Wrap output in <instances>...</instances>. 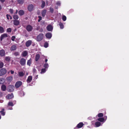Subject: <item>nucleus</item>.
Masks as SVG:
<instances>
[{"label": "nucleus", "instance_id": "54", "mask_svg": "<svg viewBox=\"0 0 129 129\" xmlns=\"http://www.w3.org/2000/svg\"><path fill=\"white\" fill-rule=\"evenodd\" d=\"M0 1L2 3H3L5 2V0H0Z\"/></svg>", "mask_w": 129, "mask_h": 129}, {"label": "nucleus", "instance_id": "43", "mask_svg": "<svg viewBox=\"0 0 129 129\" xmlns=\"http://www.w3.org/2000/svg\"><path fill=\"white\" fill-rule=\"evenodd\" d=\"M37 70L35 68H34L33 69V73H36L37 72Z\"/></svg>", "mask_w": 129, "mask_h": 129}, {"label": "nucleus", "instance_id": "46", "mask_svg": "<svg viewBox=\"0 0 129 129\" xmlns=\"http://www.w3.org/2000/svg\"><path fill=\"white\" fill-rule=\"evenodd\" d=\"M14 54L16 56H18L19 55V54L18 52H15L14 53Z\"/></svg>", "mask_w": 129, "mask_h": 129}, {"label": "nucleus", "instance_id": "9", "mask_svg": "<svg viewBox=\"0 0 129 129\" xmlns=\"http://www.w3.org/2000/svg\"><path fill=\"white\" fill-rule=\"evenodd\" d=\"M28 9L29 11H31L34 10L33 6L32 4L28 6Z\"/></svg>", "mask_w": 129, "mask_h": 129}, {"label": "nucleus", "instance_id": "11", "mask_svg": "<svg viewBox=\"0 0 129 129\" xmlns=\"http://www.w3.org/2000/svg\"><path fill=\"white\" fill-rule=\"evenodd\" d=\"M53 29L52 26L50 25H48L47 27V30L49 31H52Z\"/></svg>", "mask_w": 129, "mask_h": 129}, {"label": "nucleus", "instance_id": "51", "mask_svg": "<svg viewBox=\"0 0 129 129\" xmlns=\"http://www.w3.org/2000/svg\"><path fill=\"white\" fill-rule=\"evenodd\" d=\"M45 62H46L48 61L47 57H45Z\"/></svg>", "mask_w": 129, "mask_h": 129}, {"label": "nucleus", "instance_id": "56", "mask_svg": "<svg viewBox=\"0 0 129 129\" xmlns=\"http://www.w3.org/2000/svg\"><path fill=\"white\" fill-rule=\"evenodd\" d=\"M2 114V115L3 116H4L5 115V113H1Z\"/></svg>", "mask_w": 129, "mask_h": 129}, {"label": "nucleus", "instance_id": "2", "mask_svg": "<svg viewBox=\"0 0 129 129\" xmlns=\"http://www.w3.org/2000/svg\"><path fill=\"white\" fill-rule=\"evenodd\" d=\"M7 72L6 70L4 68H2L0 70V76H2L5 74Z\"/></svg>", "mask_w": 129, "mask_h": 129}, {"label": "nucleus", "instance_id": "6", "mask_svg": "<svg viewBox=\"0 0 129 129\" xmlns=\"http://www.w3.org/2000/svg\"><path fill=\"white\" fill-rule=\"evenodd\" d=\"M26 29L27 31L29 32L32 31L33 28L31 25H28L26 26Z\"/></svg>", "mask_w": 129, "mask_h": 129}, {"label": "nucleus", "instance_id": "53", "mask_svg": "<svg viewBox=\"0 0 129 129\" xmlns=\"http://www.w3.org/2000/svg\"><path fill=\"white\" fill-rule=\"evenodd\" d=\"M3 96V93L2 92H0V97Z\"/></svg>", "mask_w": 129, "mask_h": 129}, {"label": "nucleus", "instance_id": "12", "mask_svg": "<svg viewBox=\"0 0 129 129\" xmlns=\"http://www.w3.org/2000/svg\"><path fill=\"white\" fill-rule=\"evenodd\" d=\"M7 35L6 34H4L2 35L0 37L1 41H2L4 38L7 37Z\"/></svg>", "mask_w": 129, "mask_h": 129}, {"label": "nucleus", "instance_id": "35", "mask_svg": "<svg viewBox=\"0 0 129 129\" xmlns=\"http://www.w3.org/2000/svg\"><path fill=\"white\" fill-rule=\"evenodd\" d=\"M48 44L47 42H45L44 44V47L45 48H47L48 47Z\"/></svg>", "mask_w": 129, "mask_h": 129}, {"label": "nucleus", "instance_id": "25", "mask_svg": "<svg viewBox=\"0 0 129 129\" xmlns=\"http://www.w3.org/2000/svg\"><path fill=\"white\" fill-rule=\"evenodd\" d=\"M32 61L31 58H30L29 60L27 61V64L29 66H30Z\"/></svg>", "mask_w": 129, "mask_h": 129}, {"label": "nucleus", "instance_id": "38", "mask_svg": "<svg viewBox=\"0 0 129 129\" xmlns=\"http://www.w3.org/2000/svg\"><path fill=\"white\" fill-rule=\"evenodd\" d=\"M13 18L15 19H17L18 18V16L17 15H14L13 16Z\"/></svg>", "mask_w": 129, "mask_h": 129}, {"label": "nucleus", "instance_id": "47", "mask_svg": "<svg viewBox=\"0 0 129 129\" xmlns=\"http://www.w3.org/2000/svg\"><path fill=\"white\" fill-rule=\"evenodd\" d=\"M56 4L58 6H60L61 5V3L60 1H58L57 2Z\"/></svg>", "mask_w": 129, "mask_h": 129}, {"label": "nucleus", "instance_id": "32", "mask_svg": "<svg viewBox=\"0 0 129 129\" xmlns=\"http://www.w3.org/2000/svg\"><path fill=\"white\" fill-rule=\"evenodd\" d=\"M46 70L45 68L42 69L41 70V74H43L45 73L46 72Z\"/></svg>", "mask_w": 129, "mask_h": 129}, {"label": "nucleus", "instance_id": "48", "mask_svg": "<svg viewBox=\"0 0 129 129\" xmlns=\"http://www.w3.org/2000/svg\"><path fill=\"white\" fill-rule=\"evenodd\" d=\"M9 12L12 14H13V10L11 9H10L9 10Z\"/></svg>", "mask_w": 129, "mask_h": 129}, {"label": "nucleus", "instance_id": "13", "mask_svg": "<svg viewBox=\"0 0 129 129\" xmlns=\"http://www.w3.org/2000/svg\"><path fill=\"white\" fill-rule=\"evenodd\" d=\"M31 43L32 41L31 40H28L26 42L25 45L27 47H28L31 45Z\"/></svg>", "mask_w": 129, "mask_h": 129}, {"label": "nucleus", "instance_id": "29", "mask_svg": "<svg viewBox=\"0 0 129 129\" xmlns=\"http://www.w3.org/2000/svg\"><path fill=\"white\" fill-rule=\"evenodd\" d=\"M59 25L60 26V28L61 29H62L64 28V26L63 24L61 22H60L59 23Z\"/></svg>", "mask_w": 129, "mask_h": 129}, {"label": "nucleus", "instance_id": "23", "mask_svg": "<svg viewBox=\"0 0 129 129\" xmlns=\"http://www.w3.org/2000/svg\"><path fill=\"white\" fill-rule=\"evenodd\" d=\"M13 22L14 24L15 25H17L19 24V22L18 20H14Z\"/></svg>", "mask_w": 129, "mask_h": 129}, {"label": "nucleus", "instance_id": "44", "mask_svg": "<svg viewBox=\"0 0 129 129\" xmlns=\"http://www.w3.org/2000/svg\"><path fill=\"white\" fill-rule=\"evenodd\" d=\"M50 11L52 13H53L54 11V10L53 8L50 7Z\"/></svg>", "mask_w": 129, "mask_h": 129}, {"label": "nucleus", "instance_id": "5", "mask_svg": "<svg viewBox=\"0 0 129 129\" xmlns=\"http://www.w3.org/2000/svg\"><path fill=\"white\" fill-rule=\"evenodd\" d=\"M19 63L22 66H24L26 63V60L24 58H22L20 60Z\"/></svg>", "mask_w": 129, "mask_h": 129}, {"label": "nucleus", "instance_id": "3", "mask_svg": "<svg viewBox=\"0 0 129 129\" xmlns=\"http://www.w3.org/2000/svg\"><path fill=\"white\" fill-rule=\"evenodd\" d=\"M107 119V116H104V117L103 118H98L97 120L101 122H104Z\"/></svg>", "mask_w": 129, "mask_h": 129}, {"label": "nucleus", "instance_id": "21", "mask_svg": "<svg viewBox=\"0 0 129 129\" xmlns=\"http://www.w3.org/2000/svg\"><path fill=\"white\" fill-rule=\"evenodd\" d=\"M18 3L20 5H22L24 2V0H17Z\"/></svg>", "mask_w": 129, "mask_h": 129}, {"label": "nucleus", "instance_id": "18", "mask_svg": "<svg viewBox=\"0 0 129 129\" xmlns=\"http://www.w3.org/2000/svg\"><path fill=\"white\" fill-rule=\"evenodd\" d=\"M32 77L31 76H29L27 80V82L28 83H29L31 82L32 80Z\"/></svg>", "mask_w": 129, "mask_h": 129}, {"label": "nucleus", "instance_id": "45", "mask_svg": "<svg viewBox=\"0 0 129 129\" xmlns=\"http://www.w3.org/2000/svg\"><path fill=\"white\" fill-rule=\"evenodd\" d=\"M15 36H12V37H11V40L13 41H14L15 40Z\"/></svg>", "mask_w": 129, "mask_h": 129}, {"label": "nucleus", "instance_id": "19", "mask_svg": "<svg viewBox=\"0 0 129 129\" xmlns=\"http://www.w3.org/2000/svg\"><path fill=\"white\" fill-rule=\"evenodd\" d=\"M27 51H26L25 50L22 52V55L23 57H25L27 56Z\"/></svg>", "mask_w": 129, "mask_h": 129}, {"label": "nucleus", "instance_id": "55", "mask_svg": "<svg viewBox=\"0 0 129 129\" xmlns=\"http://www.w3.org/2000/svg\"><path fill=\"white\" fill-rule=\"evenodd\" d=\"M11 73L12 74H13L14 73V71L12 70L11 71Z\"/></svg>", "mask_w": 129, "mask_h": 129}, {"label": "nucleus", "instance_id": "34", "mask_svg": "<svg viewBox=\"0 0 129 129\" xmlns=\"http://www.w3.org/2000/svg\"><path fill=\"white\" fill-rule=\"evenodd\" d=\"M4 82V79L2 78L0 79V84H2Z\"/></svg>", "mask_w": 129, "mask_h": 129}, {"label": "nucleus", "instance_id": "10", "mask_svg": "<svg viewBox=\"0 0 129 129\" xmlns=\"http://www.w3.org/2000/svg\"><path fill=\"white\" fill-rule=\"evenodd\" d=\"M17 45L15 44L12 45L10 48V50L11 51L15 50L17 49Z\"/></svg>", "mask_w": 129, "mask_h": 129}, {"label": "nucleus", "instance_id": "39", "mask_svg": "<svg viewBox=\"0 0 129 129\" xmlns=\"http://www.w3.org/2000/svg\"><path fill=\"white\" fill-rule=\"evenodd\" d=\"M4 64L3 62H0V68H2L4 66Z\"/></svg>", "mask_w": 129, "mask_h": 129}, {"label": "nucleus", "instance_id": "20", "mask_svg": "<svg viewBox=\"0 0 129 129\" xmlns=\"http://www.w3.org/2000/svg\"><path fill=\"white\" fill-rule=\"evenodd\" d=\"M1 88L2 91H5L6 90V87L5 85L4 84L2 85Z\"/></svg>", "mask_w": 129, "mask_h": 129}, {"label": "nucleus", "instance_id": "60", "mask_svg": "<svg viewBox=\"0 0 129 129\" xmlns=\"http://www.w3.org/2000/svg\"><path fill=\"white\" fill-rule=\"evenodd\" d=\"M1 116L0 115V119H1Z\"/></svg>", "mask_w": 129, "mask_h": 129}, {"label": "nucleus", "instance_id": "41", "mask_svg": "<svg viewBox=\"0 0 129 129\" xmlns=\"http://www.w3.org/2000/svg\"><path fill=\"white\" fill-rule=\"evenodd\" d=\"M11 29L10 28H7V31L8 33L11 32Z\"/></svg>", "mask_w": 129, "mask_h": 129}, {"label": "nucleus", "instance_id": "57", "mask_svg": "<svg viewBox=\"0 0 129 129\" xmlns=\"http://www.w3.org/2000/svg\"><path fill=\"white\" fill-rule=\"evenodd\" d=\"M2 9V7L0 5V11Z\"/></svg>", "mask_w": 129, "mask_h": 129}, {"label": "nucleus", "instance_id": "14", "mask_svg": "<svg viewBox=\"0 0 129 129\" xmlns=\"http://www.w3.org/2000/svg\"><path fill=\"white\" fill-rule=\"evenodd\" d=\"M25 74V72L20 71L18 72V75L20 77H22L24 76Z\"/></svg>", "mask_w": 129, "mask_h": 129}, {"label": "nucleus", "instance_id": "36", "mask_svg": "<svg viewBox=\"0 0 129 129\" xmlns=\"http://www.w3.org/2000/svg\"><path fill=\"white\" fill-rule=\"evenodd\" d=\"M44 67L45 69H47L49 67V65L48 63H45L44 64Z\"/></svg>", "mask_w": 129, "mask_h": 129}, {"label": "nucleus", "instance_id": "4", "mask_svg": "<svg viewBox=\"0 0 129 129\" xmlns=\"http://www.w3.org/2000/svg\"><path fill=\"white\" fill-rule=\"evenodd\" d=\"M22 84V82L20 81H17L15 83V86L16 88H18L20 87Z\"/></svg>", "mask_w": 129, "mask_h": 129}, {"label": "nucleus", "instance_id": "17", "mask_svg": "<svg viewBox=\"0 0 129 129\" xmlns=\"http://www.w3.org/2000/svg\"><path fill=\"white\" fill-rule=\"evenodd\" d=\"M5 51L3 49L0 51V55L1 56H3L5 55Z\"/></svg>", "mask_w": 129, "mask_h": 129}, {"label": "nucleus", "instance_id": "30", "mask_svg": "<svg viewBox=\"0 0 129 129\" xmlns=\"http://www.w3.org/2000/svg\"><path fill=\"white\" fill-rule=\"evenodd\" d=\"M101 123L99 122H96L95 123L96 127H98L101 125Z\"/></svg>", "mask_w": 129, "mask_h": 129}, {"label": "nucleus", "instance_id": "24", "mask_svg": "<svg viewBox=\"0 0 129 129\" xmlns=\"http://www.w3.org/2000/svg\"><path fill=\"white\" fill-rule=\"evenodd\" d=\"M46 10H44L42 11V14L43 17H44L45 16L46 14Z\"/></svg>", "mask_w": 129, "mask_h": 129}, {"label": "nucleus", "instance_id": "8", "mask_svg": "<svg viewBox=\"0 0 129 129\" xmlns=\"http://www.w3.org/2000/svg\"><path fill=\"white\" fill-rule=\"evenodd\" d=\"M83 125L84 124L82 122H80L74 128L76 129L77 128H81L83 126Z\"/></svg>", "mask_w": 129, "mask_h": 129}, {"label": "nucleus", "instance_id": "40", "mask_svg": "<svg viewBox=\"0 0 129 129\" xmlns=\"http://www.w3.org/2000/svg\"><path fill=\"white\" fill-rule=\"evenodd\" d=\"M62 19L63 21H65L66 20V17L65 16L63 15L62 17Z\"/></svg>", "mask_w": 129, "mask_h": 129}, {"label": "nucleus", "instance_id": "31", "mask_svg": "<svg viewBox=\"0 0 129 129\" xmlns=\"http://www.w3.org/2000/svg\"><path fill=\"white\" fill-rule=\"evenodd\" d=\"M42 4L41 6V7L42 8H43L45 6V3L44 1L42 2Z\"/></svg>", "mask_w": 129, "mask_h": 129}, {"label": "nucleus", "instance_id": "33", "mask_svg": "<svg viewBox=\"0 0 129 129\" xmlns=\"http://www.w3.org/2000/svg\"><path fill=\"white\" fill-rule=\"evenodd\" d=\"M6 16L7 18L8 19H12V17L10 15L7 14V15Z\"/></svg>", "mask_w": 129, "mask_h": 129}, {"label": "nucleus", "instance_id": "58", "mask_svg": "<svg viewBox=\"0 0 129 129\" xmlns=\"http://www.w3.org/2000/svg\"><path fill=\"white\" fill-rule=\"evenodd\" d=\"M18 10H16V12L15 13L16 14H17V13H18Z\"/></svg>", "mask_w": 129, "mask_h": 129}, {"label": "nucleus", "instance_id": "15", "mask_svg": "<svg viewBox=\"0 0 129 129\" xmlns=\"http://www.w3.org/2000/svg\"><path fill=\"white\" fill-rule=\"evenodd\" d=\"M13 97V93L11 94H8L6 96V98L10 99L12 98Z\"/></svg>", "mask_w": 129, "mask_h": 129}, {"label": "nucleus", "instance_id": "27", "mask_svg": "<svg viewBox=\"0 0 129 129\" xmlns=\"http://www.w3.org/2000/svg\"><path fill=\"white\" fill-rule=\"evenodd\" d=\"M4 28L2 26H0V33H2L4 32Z\"/></svg>", "mask_w": 129, "mask_h": 129}, {"label": "nucleus", "instance_id": "1", "mask_svg": "<svg viewBox=\"0 0 129 129\" xmlns=\"http://www.w3.org/2000/svg\"><path fill=\"white\" fill-rule=\"evenodd\" d=\"M44 35L43 34H40L37 36V40L38 41H40L43 38Z\"/></svg>", "mask_w": 129, "mask_h": 129}, {"label": "nucleus", "instance_id": "7", "mask_svg": "<svg viewBox=\"0 0 129 129\" xmlns=\"http://www.w3.org/2000/svg\"><path fill=\"white\" fill-rule=\"evenodd\" d=\"M14 88L13 85H9L8 87V91L10 92H13L14 90Z\"/></svg>", "mask_w": 129, "mask_h": 129}, {"label": "nucleus", "instance_id": "26", "mask_svg": "<svg viewBox=\"0 0 129 129\" xmlns=\"http://www.w3.org/2000/svg\"><path fill=\"white\" fill-rule=\"evenodd\" d=\"M24 13V11L22 10H20L19 12V14L20 16L23 15Z\"/></svg>", "mask_w": 129, "mask_h": 129}, {"label": "nucleus", "instance_id": "16", "mask_svg": "<svg viewBox=\"0 0 129 129\" xmlns=\"http://www.w3.org/2000/svg\"><path fill=\"white\" fill-rule=\"evenodd\" d=\"M46 38L50 39L51 38L52 34L51 33H48L46 34Z\"/></svg>", "mask_w": 129, "mask_h": 129}, {"label": "nucleus", "instance_id": "37", "mask_svg": "<svg viewBox=\"0 0 129 129\" xmlns=\"http://www.w3.org/2000/svg\"><path fill=\"white\" fill-rule=\"evenodd\" d=\"M8 106H12L14 105L13 104V103L12 102H10L8 103Z\"/></svg>", "mask_w": 129, "mask_h": 129}, {"label": "nucleus", "instance_id": "49", "mask_svg": "<svg viewBox=\"0 0 129 129\" xmlns=\"http://www.w3.org/2000/svg\"><path fill=\"white\" fill-rule=\"evenodd\" d=\"M38 18L39 19L38 20V22H40V21L41 20L42 18V17L40 16H38Z\"/></svg>", "mask_w": 129, "mask_h": 129}, {"label": "nucleus", "instance_id": "42", "mask_svg": "<svg viewBox=\"0 0 129 129\" xmlns=\"http://www.w3.org/2000/svg\"><path fill=\"white\" fill-rule=\"evenodd\" d=\"M98 115L99 117L101 118L103 116V113H99Z\"/></svg>", "mask_w": 129, "mask_h": 129}, {"label": "nucleus", "instance_id": "52", "mask_svg": "<svg viewBox=\"0 0 129 129\" xmlns=\"http://www.w3.org/2000/svg\"><path fill=\"white\" fill-rule=\"evenodd\" d=\"M8 79H10L12 80V77L10 76V77H8Z\"/></svg>", "mask_w": 129, "mask_h": 129}, {"label": "nucleus", "instance_id": "50", "mask_svg": "<svg viewBox=\"0 0 129 129\" xmlns=\"http://www.w3.org/2000/svg\"><path fill=\"white\" fill-rule=\"evenodd\" d=\"M4 110L5 109H2L1 111H0V113H5Z\"/></svg>", "mask_w": 129, "mask_h": 129}, {"label": "nucleus", "instance_id": "28", "mask_svg": "<svg viewBox=\"0 0 129 129\" xmlns=\"http://www.w3.org/2000/svg\"><path fill=\"white\" fill-rule=\"evenodd\" d=\"M11 59V58L9 56H6L5 58V60L7 61H10Z\"/></svg>", "mask_w": 129, "mask_h": 129}, {"label": "nucleus", "instance_id": "22", "mask_svg": "<svg viewBox=\"0 0 129 129\" xmlns=\"http://www.w3.org/2000/svg\"><path fill=\"white\" fill-rule=\"evenodd\" d=\"M40 55L39 54L36 55L35 56V61H38L40 58Z\"/></svg>", "mask_w": 129, "mask_h": 129}, {"label": "nucleus", "instance_id": "59", "mask_svg": "<svg viewBox=\"0 0 129 129\" xmlns=\"http://www.w3.org/2000/svg\"><path fill=\"white\" fill-rule=\"evenodd\" d=\"M0 102L2 103L3 102V100H0Z\"/></svg>", "mask_w": 129, "mask_h": 129}]
</instances>
